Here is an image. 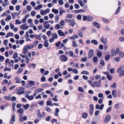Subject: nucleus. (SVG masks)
I'll list each match as a JSON object with an SVG mask.
<instances>
[{"label": "nucleus", "mask_w": 124, "mask_h": 124, "mask_svg": "<svg viewBox=\"0 0 124 124\" xmlns=\"http://www.w3.org/2000/svg\"><path fill=\"white\" fill-rule=\"evenodd\" d=\"M23 110L22 108H20L17 110L18 112L21 113L20 114H23Z\"/></svg>", "instance_id": "42"}, {"label": "nucleus", "mask_w": 124, "mask_h": 124, "mask_svg": "<svg viewBox=\"0 0 124 124\" xmlns=\"http://www.w3.org/2000/svg\"><path fill=\"white\" fill-rule=\"evenodd\" d=\"M40 80L41 82L45 81H46V78L44 77H41Z\"/></svg>", "instance_id": "58"}, {"label": "nucleus", "mask_w": 124, "mask_h": 124, "mask_svg": "<svg viewBox=\"0 0 124 124\" xmlns=\"http://www.w3.org/2000/svg\"><path fill=\"white\" fill-rule=\"evenodd\" d=\"M87 116V115L86 113H85L83 114L82 115V117L84 118H86Z\"/></svg>", "instance_id": "52"}, {"label": "nucleus", "mask_w": 124, "mask_h": 124, "mask_svg": "<svg viewBox=\"0 0 124 124\" xmlns=\"http://www.w3.org/2000/svg\"><path fill=\"white\" fill-rule=\"evenodd\" d=\"M111 116L109 114H108L104 120V123H107L110 120Z\"/></svg>", "instance_id": "5"}, {"label": "nucleus", "mask_w": 124, "mask_h": 124, "mask_svg": "<svg viewBox=\"0 0 124 124\" xmlns=\"http://www.w3.org/2000/svg\"><path fill=\"white\" fill-rule=\"evenodd\" d=\"M59 18V16L58 15H57L55 16V20H56L55 22H57L58 21Z\"/></svg>", "instance_id": "43"}, {"label": "nucleus", "mask_w": 124, "mask_h": 124, "mask_svg": "<svg viewBox=\"0 0 124 124\" xmlns=\"http://www.w3.org/2000/svg\"><path fill=\"white\" fill-rule=\"evenodd\" d=\"M69 55L71 57H72L73 55V53L72 51H70L69 53Z\"/></svg>", "instance_id": "56"}, {"label": "nucleus", "mask_w": 124, "mask_h": 124, "mask_svg": "<svg viewBox=\"0 0 124 124\" xmlns=\"http://www.w3.org/2000/svg\"><path fill=\"white\" fill-rule=\"evenodd\" d=\"M13 33L11 32H10L8 33L5 36L6 38H7L10 36H13Z\"/></svg>", "instance_id": "31"}, {"label": "nucleus", "mask_w": 124, "mask_h": 124, "mask_svg": "<svg viewBox=\"0 0 124 124\" xmlns=\"http://www.w3.org/2000/svg\"><path fill=\"white\" fill-rule=\"evenodd\" d=\"M21 24V22L18 19H16V20L15 24L17 25L18 24Z\"/></svg>", "instance_id": "35"}, {"label": "nucleus", "mask_w": 124, "mask_h": 124, "mask_svg": "<svg viewBox=\"0 0 124 124\" xmlns=\"http://www.w3.org/2000/svg\"><path fill=\"white\" fill-rule=\"evenodd\" d=\"M85 11L83 9H79L75 10V12L76 13H79L84 12H85Z\"/></svg>", "instance_id": "23"}, {"label": "nucleus", "mask_w": 124, "mask_h": 124, "mask_svg": "<svg viewBox=\"0 0 124 124\" xmlns=\"http://www.w3.org/2000/svg\"><path fill=\"white\" fill-rule=\"evenodd\" d=\"M88 53V58L89 59H91L94 55V50L91 49L89 50Z\"/></svg>", "instance_id": "2"}, {"label": "nucleus", "mask_w": 124, "mask_h": 124, "mask_svg": "<svg viewBox=\"0 0 124 124\" xmlns=\"http://www.w3.org/2000/svg\"><path fill=\"white\" fill-rule=\"evenodd\" d=\"M65 24V23L63 20H62L61 21L60 24L61 26H63Z\"/></svg>", "instance_id": "46"}, {"label": "nucleus", "mask_w": 124, "mask_h": 124, "mask_svg": "<svg viewBox=\"0 0 124 124\" xmlns=\"http://www.w3.org/2000/svg\"><path fill=\"white\" fill-rule=\"evenodd\" d=\"M36 14V12L34 11H32L31 13V15L32 16H35Z\"/></svg>", "instance_id": "60"}, {"label": "nucleus", "mask_w": 124, "mask_h": 124, "mask_svg": "<svg viewBox=\"0 0 124 124\" xmlns=\"http://www.w3.org/2000/svg\"><path fill=\"white\" fill-rule=\"evenodd\" d=\"M104 105L103 104H101L100 105L97 104L95 106V108L97 109H100L101 110H102L104 107Z\"/></svg>", "instance_id": "7"}, {"label": "nucleus", "mask_w": 124, "mask_h": 124, "mask_svg": "<svg viewBox=\"0 0 124 124\" xmlns=\"http://www.w3.org/2000/svg\"><path fill=\"white\" fill-rule=\"evenodd\" d=\"M44 90L42 88H39L38 89H36L35 91V92L36 93H38L39 92H40Z\"/></svg>", "instance_id": "16"}, {"label": "nucleus", "mask_w": 124, "mask_h": 124, "mask_svg": "<svg viewBox=\"0 0 124 124\" xmlns=\"http://www.w3.org/2000/svg\"><path fill=\"white\" fill-rule=\"evenodd\" d=\"M29 84L31 86H33L35 85V82L32 81H29Z\"/></svg>", "instance_id": "30"}, {"label": "nucleus", "mask_w": 124, "mask_h": 124, "mask_svg": "<svg viewBox=\"0 0 124 124\" xmlns=\"http://www.w3.org/2000/svg\"><path fill=\"white\" fill-rule=\"evenodd\" d=\"M18 56V54L17 52H15L14 53V54L13 55V58L14 59H15L17 58Z\"/></svg>", "instance_id": "45"}, {"label": "nucleus", "mask_w": 124, "mask_h": 124, "mask_svg": "<svg viewBox=\"0 0 124 124\" xmlns=\"http://www.w3.org/2000/svg\"><path fill=\"white\" fill-rule=\"evenodd\" d=\"M93 26L96 27L98 29H100V26L98 23L96 22H94L93 23Z\"/></svg>", "instance_id": "14"}, {"label": "nucleus", "mask_w": 124, "mask_h": 124, "mask_svg": "<svg viewBox=\"0 0 124 124\" xmlns=\"http://www.w3.org/2000/svg\"><path fill=\"white\" fill-rule=\"evenodd\" d=\"M91 42L93 44L95 45H97L98 44L97 41L95 39L92 40L91 41Z\"/></svg>", "instance_id": "25"}, {"label": "nucleus", "mask_w": 124, "mask_h": 124, "mask_svg": "<svg viewBox=\"0 0 124 124\" xmlns=\"http://www.w3.org/2000/svg\"><path fill=\"white\" fill-rule=\"evenodd\" d=\"M93 19V18L91 16H87V20L88 21H90L92 20Z\"/></svg>", "instance_id": "33"}, {"label": "nucleus", "mask_w": 124, "mask_h": 124, "mask_svg": "<svg viewBox=\"0 0 124 124\" xmlns=\"http://www.w3.org/2000/svg\"><path fill=\"white\" fill-rule=\"evenodd\" d=\"M13 121L15 122V115H13L12 116V118L10 119Z\"/></svg>", "instance_id": "47"}, {"label": "nucleus", "mask_w": 124, "mask_h": 124, "mask_svg": "<svg viewBox=\"0 0 124 124\" xmlns=\"http://www.w3.org/2000/svg\"><path fill=\"white\" fill-rule=\"evenodd\" d=\"M28 48L27 47V46H25L23 48V53L25 54L27 53V52L28 51Z\"/></svg>", "instance_id": "15"}, {"label": "nucleus", "mask_w": 124, "mask_h": 124, "mask_svg": "<svg viewBox=\"0 0 124 124\" xmlns=\"http://www.w3.org/2000/svg\"><path fill=\"white\" fill-rule=\"evenodd\" d=\"M46 104L47 106H52L53 105L52 101L50 100L46 102Z\"/></svg>", "instance_id": "22"}, {"label": "nucleus", "mask_w": 124, "mask_h": 124, "mask_svg": "<svg viewBox=\"0 0 124 124\" xmlns=\"http://www.w3.org/2000/svg\"><path fill=\"white\" fill-rule=\"evenodd\" d=\"M78 38V36L75 34H73L72 36L70 37V38L71 39L74 40L75 38Z\"/></svg>", "instance_id": "19"}, {"label": "nucleus", "mask_w": 124, "mask_h": 124, "mask_svg": "<svg viewBox=\"0 0 124 124\" xmlns=\"http://www.w3.org/2000/svg\"><path fill=\"white\" fill-rule=\"evenodd\" d=\"M44 43V46L46 47H47L48 46L49 44L48 43V40H46L45 41H43Z\"/></svg>", "instance_id": "17"}, {"label": "nucleus", "mask_w": 124, "mask_h": 124, "mask_svg": "<svg viewBox=\"0 0 124 124\" xmlns=\"http://www.w3.org/2000/svg\"><path fill=\"white\" fill-rule=\"evenodd\" d=\"M73 16V15L70 14H69L67 15L66 16V18H72Z\"/></svg>", "instance_id": "37"}, {"label": "nucleus", "mask_w": 124, "mask_h": 124, "mask_svg": "<svg viewBox=\"0 0 124 124\" xmlns=\"http://www.w3.org/2000/svg\"><path fill=\"white\" fill-rule=\"evenodd\" d=\"M23 70V69L22 68L19 69L17 72V73L18 74H20L22 73V71Z\"/></svg>", "instance_id": "36"}, {"label": "nucleus", "mask_w": 124, "mask_h": 124, "mask_svg": "<svg viewBox=\"0 0 124 124\" xmlns=\"http://www.w3.org/2000/svg\"><path fill=\"white\" fill-rule=\"evenodd\" d=\"M11 19V18L10 16L9 15L7 16V18L5 19V20L6 21L9 20Z\"/></svg>", "instance_id": "49"}, {"label": "nucleus", "mask_w": 124, "mask_h": 124, "mask_svg": "<svg viewBox=\"0 0 124 124\" xmlns=\"http://www.w3.org/2000/svg\"><path fill=\"white\" fill-rule=\"evenodd\" d=\"M16 104V103L15 102H13L12 103V108L13 110L14 111L15 110V106Z\"/></svg>", "instance_id": "50"}, {"label": "nucleus", "mask_w": 124, "mask_h": 124, "mask_svg": "<svg viewBox=\"0 0 124 124\" xmlns=\"http://www.w3.org/2000/svg\"><path fill=\"white\" fill-rule=\"evenodd\" d=\"M26 24H22L20 26V29H22L23 30H25L29 28V26L28 25L26 26Z\"/></svg>", "instance_id": "6"}, {"label": "nucleus", "mask_w": 124, "mask_h": 124, "mask_svg": "<svg viewBox=\"0 0 124 124\" xmlns=\"http://www.w3.org/2000/svg\"><path fill=\"white\" fill-rule=\"evenodd\" d=\"M45 13L44 12V11L42 9L40 10V14H41V15H45Z\"/></svg>", "instance_id": "64"}, {"label": "nucleus", "mask_w": 124, "mask_h": 124, "mask_svg": "<svg viewBox=\"0 0 124 124\" xmlns=\"http://www.w3.org/2000/svg\"><path fill=\"white\" fill-rule=\"evenodd\" d=\"M117 92V91L116 89H114L112 90V94L113 96L114 97H116V93Z\"/></svg>", "instance_id": "18"}, {"label": "nucleus", "mask_w": 124, "mask_h": 124, "mask_svg": "<svg viewBox=\"0 0 124 124\" xmlns=\"http://www.w3.org/2000/svg\"><path fill=\"white\" fill-rule=\"evenodd\" d=\"M1 23L2 25L3 26H4L5 24V22L4 19H2L1 20Z\"/></svg>", "instance_id": "57"}, {"label": "nucleus", "mask_w": 124, "mask_h": 124, "mask_svg": "<svg viewBox=\"0 0 124 124\" xmlns=\"http://www.w3.org/2000/svg\"><path fill=\"white\" fill-rule=\"evenodd\" d=\"M117 86V85L116 83H114L113 84L111 85L110 86V87L114 88H116Z\"/></svg>", "instance_id": "29"}, {"label": "nucleus", "mask_w": 124, "mask_h": 124, "mask_svg": "<svg viewBox=\"0 0 124 124\" xmlns=\"http://www.w3.org/2000/svg\"><path fill=\"white\" fill-rule=\"evenodd\" d=\"M60 60L62 62H66L68 60L67 57L64 54L61 55Z\"/></svg>", "instance_id": "4"}, {"label": "nucleus", "mask_w": 124, "mask_h": 124, "mask_svg": "<svg viewBox=\"0 0 124 124\" xmlns=\"http://www.w3.org/2000/svg\"><path fill=\"white\" fill-rule=\"evenodd\" d=\"M82 61L84 62H86L87 61V57L85 56L82 59Z\"/></svg>", "instance_id": "63"}, {"label": "nucleus", "mask_w": 124, "mask_h": 124, "mask_svg": "<svg viewBox=\"0 0 124 124\" xmlns=\"http://www.w3.org/2000/svg\"><path fill=\"white\" fill-rule=\"evenodd\" d=\"M57 33L60 36H64L65 35V33L62 32L61 30H58L57 31Z\"/></svg>", "instance_id": "9"}, {"label": "nucleus", "mask_w": 124, "mask_h": 124, "mask_svg": "<svg viewBox=\"0 0 124 124\" xmlns=\"http://www.w3.org/2000/svg\"><path fill=\"white\" fill-rule=\"evenodd\" d=\"M25 88L24 87H19L17 88L16 89V91L17 92L19 91H22L24 90Z\"/></svg>", "instance_id": "21"}, {"label": "nucleus", "mask_w": 124, "mask_h": 124, "mask_svg": "<svg viewBox=\"0 0 124 124\" xmlns=\"http://www.w3.org/2000/svg\"><path fill=\"white\" fill-rule=\"evenodd\" d=\"M119 107V103H117L116 104L115 106V108L116 109H118Z\"/></svg>", "instance_id": "62"}, {"label": "nucleus", "mask_w": 124, "mask_h": 124, "mask_svg": "<svg viewBox=\"0 0 124 124\" xmlns=\"http://www.w3.org/2000/svg\"><path fill=\"white\" fill-rule=\"evenodd\" d=\"M94 87L96 86L97 87H100L101 85V83L100 82H98V81H95L94 82Z\"/></svg>", "instance_id": "10"}, {"label": "nucleus", "mask_w": 124, "mask_h": 124, "mask_svg": "<svg viewBox=\"0 0 124 124\" xmlns=\"http://www.w3.org/2000/svg\"><path fill=\"white\" fill-rule=\"evenodd\" d=\"M87 82L92 87H94V83L93 84V82L90 80H88L87 81Z\"/></svg>", "instance_id": "34"}, {"label": "nucleus", "mask_w": 124, "mask_h": 124, "mask_svg": "<svg viewBox=\"0 0 124 124\" xmlns=\"http://www.w3.org/2000/svg\"><path fill=\"white\" fill-rule=\"evenodd\" d=\"M72 71L74 73L76 74H77L78 73V70L75 68L73 69Z\"/></svg>", "instance_id": "55"}, {"label": "nucleus", "mask_w": 124, "mask_h": 124, "mask_svg": "<svg viewBox=\"0 0 124 124\" xmlns=\"http://www.w3.org/2000/svg\"><path fill=\"white\" fill-rule=\"evenodd\" d=\"M78 3L80 5L81 7H83V5L82 3V1L81 0H78Z\"/></svg>", "instance_id": "53"}, {"label": "nucleus", "mask_w": 124, "mask_h": 124, "mask_svg": "<svg viewBox=\"0 0 124 124\" xmlns=\"http://www.w3.org/2000/svg\"><path fill=\"white\" fill-rule=\"evenodd\" d=\"M52 11L55 14H57L58 12V10L54 8H53L52 9Z\"/></svg>", "instance_id": "32"}, {"label": "nucleus", "mask_w": 124, "mask_h": 124, "mask_svg": "<svg viewBox=\"0 0 124 124\" xmlns=\"http://www.w3.org/2000/svg\"><path fill=\"white\" fill-rule=\"evenodd\" d=\"M4 59V56L0 55V61L1 62H2Z\"/></svg>", "instance_id": "59"}, {"label": "nucleus", "mask_w": 124, "mask_h": 124, "mask_svg": "<svg viewBox=\"0 0 124 124\" xmlns=\"http://www.w3.org/2000/svg\"><path fill=\"white\" fill-rule=\"evenodd\" d=\"M75 24V22L73 19H70L69 25L73 27Z\"/></svg>", "instance_id": "13"}, {"label": "nucleus", "mask_w": 124, "mask_h": 124, "mask_svg": "<svg viewBox=\"0 0 124 124\" xmlns=\"http://www.w3.org/2000/svg\"><path fill=\"white\" fill-rule=\"evenodd\" d=\"M81 73L83 74H86L88 75L89 74V72L86 71H83L81 72Z\"/></svg>", "instance_id": "39"}, {"label": "nucleus", "mask_w": 124, "mask_h": 124, "mask_svg": "<svg viewBox=\"0 0 124 124\" xmlns=\"http://www.w3.org/2000/svg\"><path fill=\"white\" fill-rule=\"evenodd\" d=\"M110 56L109 55H106L105 57V59L106 61H108L109 60Z\"/></svg>", "instance_id": "54"}, {"label": "nucleus", "mask_w": 124, "mask_h": 124, "mask_svg": "<svg viewBox=\"0 0 124 124\" xmlns=\"http://www.w3.org/2000/svg\"><path fill=\"white\" fill-rule=\"evenodd\" d=\"M72 46L75 47H77L78 46V45H77L75 41L73 40L72 41Z\"/></svg>", "instance_id": "27"}, {"label": "nucleus", "mask_w": 124, "mask_h": 124, "mask_svg": "<svg viewBox=\"0 0 124 124\" xmlns=\"http://www.w3.org/2000/svg\"><path fill=\"white\" fill-rule=\"evenodd\" d=\"M120 7H121L120 6H119L117 8V10H116V12H115V14L116 15L120 11Z\"/></svg>", "instance_id": "51"}, {"label": "nucleus", "mask_w": 124, "mask_h": 124, "mask_svg": "<svg viewBox=\"0 0 124 124\" xmlns=\"http://www.w3.org/2000/svg\"><path fill=\"white\" fill-rule=\"evenodd\" d=\"M19 120L20 121L23 122L24 121H25L27 119V117L26 116H24L23 117V114H19Z\"/></svg>", "instance_id": "3"}, {"label": "nucleus", "mask_w": 124, "mask_h": 124, "mask_svg": "<svg viewBox=\"0 0 124 124\" xmlns=\"http://www.w3.org/2000/svg\"><path fill=\"white\" fill-rule=\"evenodd\" d=\"M119 48H117L115 52L113 50H112L111 53L113 56H114L116 54H118L119 52Z\"/></svg>", "instance_id": "8"}, {"label": "nucleus", "mask_w": 124, "mask_h": 124, "mask_svg": "<svg viewBox=\"0 0 124 124\" xmlns=\"http://www.w3.org/2000/svg\"><path fill=\"white\" fill-rule=\"evenodd\" d=\"M29 49H30L33 48L34 46V45L33 44H31V45L28 44L26 45Z\"/></svg>", "instance_id": "20"}, {"label": "nucleus", "mask_w": 124, "mask_h": 124, "mask_svg": "<svg viewBox=\"0 0 124 124\" xmlns=\"http://www.w3.org/2000/svg\"><path fill=\"white\" fill-rule=\"evenodd\" d=\"M60 26L59 24H56L55 25V29L57 30L59 29L60 28Z\"/></svg>", "instance_id": "41"}, {"label": "nucleus", "mask_w": 124, "mask_h": 124, "mask_svg": "<svg viewBox=\"0 0 124 124\" xmlns=\"http://www.w3.org/2000/svg\"><path fill=\"white\" fill-rule=\"evenodd\" d=\"M4 98L5 99L7 100H10L11 99V97L8 96H4Z\"/></svg>", "instance_id": "40"}, {"label": "nucleus", "mask_w": 124, "mask_h": 124, "mask_svg": "<svg viewBox=\"0 0 124 124\" xmlns=\"http://www.w3.org/2000/svg\"><path fill=\"white\" fill-rule=\"evenodd\" d=\"M77 33L81 37H83V35L82 33L80 31L78 30Z\"/></svg>", "instance_id": "28"}, {"label": "nucleus", "mask_w": 124, "mask_h": 124, "mask_svg": "<svg viewBox=\"0 0 124 124\" xmlns=\"http://www.w3.org/2000/svg\"><path fill=\"white\" fill-rule=\"evenodd\" d=\"M44 101H41L39 102L38 103L39 105L43 106L44 105Z\"/></svg>", "instance_id": "38"}, {"label": "nucleus", "mask_w": 124, "mask_h": 124, "mask_svg": "<svg viewBox=\"0 0 124 124\" xmlns=\"http://www.w3.org/2000/svg\"><path fill=\"white\" fill-rule=\"evenodd\" d=\"M25 97L28 99L29 100H33L34 98L33 96L32 95L29 96L28 94H26L25 96Z\"/></svg>", "instance_id": "11"}, {"label": "nucleus", "mask_w": 124, "mask_h": 124, "mask_svg": "<svg viewBox=\"0 0 124 124\" xmlns=\"http://www.w3.org/2000/svg\"><path fill=\"white\" fill-rule=\"evenodd\" d=\"M117 72L119 73L118 75L119 77L123 76L124 75V66L122 65L120 66L118 68Z\"/></svg>", "instance_id": "1"}, {"label": "nucleus", "mask_w": 124, "mask_h": 124, "mask_svg": "<svg viewBox=\"0 0 124 124\" xmlns=\"http://www.w3.org/2000/svg\"><path fill=\"white\" fill-rule=\"evenodd\" d=\"M78 90L80 92H84V91L83 89L81 87H79L78 88Z\"/></svg>", "instance_id": "44"}, {"label": "nucleus", "mask_w": 124, "mask_h": 124, "mask_svg": "<svg viewBox=\"0 0 124 124\" xmlns=\"http://www.w3.org/2000/svg\"><path fill=\"white\" fill-rule=\"evenodd\" d=\"M100 40L101 42H103L104 44H107L108 42L107 39L103 37H102Z\"/></svg>", "instance_id": "12"}, {"label": "nucleus", "mask_w": 124, "mask_h": 124, "mask_svg": "<svg viewBox=\"0 0 124 124\" xmlns=\"http://www.w3.org/2000/svg\"><path fill=\"white\" fill-rule=\"evenodd\" d=\"M52 36L54 39H57L58 37V36L56 33H53L52 34Z\"/></svg>", "instance_id": "24"}, {"label": "nucleus", "mask_w": 124, "mask_h": 124, "mask_svg": "<svg viewBox=\"0 0 124 124\" xmlns=\"http://www.w3.org/2000/svg\"><path fill=\"white\" fill-rule=\"evenodd\" d=\"M43 47V45L41 44H39L38 46V47L39 49H40L42 48Z\"/></svg>", "instance_id": "61"}, {"label": "nucleus", "mask_w": 124, "mask_h": 124, "mask_svg": "<svg viewBox=\"0 0 124 124\" xmlns=\"http://www.w3.org/2000/svg\"><path fill=\"white\" fill-rule=\"evenodd\" d=\"M35 38L36 39H37L38 40H41L40 35H35Z\"/></svg>", "instance_id": "26"}, {"label": "nucleus", "mask_w": 124, "mask_h": 124, "mask_svg": "<svg viewBox=\"0 0 124 124\" xmlns=\"http://www.w3.org/2000/svg\"><path fill=\"white\" fill-rule=\"evenodd\" d=\"M45 109L46 111L49 112H51L52 111V110L50 109V108L47 107H46Z\"/></svg>", "instance_id": "48"}]
</instances>
